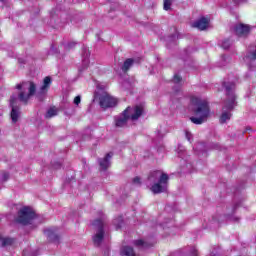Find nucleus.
I'll return each instance as SVG.
<instances>
[{
    "label": "nucleus",
    "mask_w": 256,
    "mask_h": 256,
    "mask_svg": "<svg viewBox=\"0 0 256 256\" xmlns=\"http://www.w3.org/2000/svg\"><path fill=\"white\" fill-rule=\"evenodd\" d=\"M189 109L193 111L195 116L190 117V121L194 125H203L211 117V108L207 99L191 96Z\"/></svg>",
    "instance_id": "1"
},
{
    "label": "nucleus",
    "mask_w": 256,
    "mask_h": 256,
    "mask_svg": "<svg viewBox=\"0 0 256 256\" xmlns=\"http://www.w3.org/2000/svg\"><path fill=\"white\" fill-rule=\"evenodd\" d=\"M223 87L226 89L227 100L224 102L222 113L219 118L221 125L231 121V117H233V113L231 112L237 105V102L235 101V93L233 92L235 90V82H224Z\"/></svg>",
    "instance_id": "2"
},
{
    "label": "nucleus",
    "mask_w": 256,
    "mask_h": 256,
    "mask_svg": "<svg viewBox=\"0 0 256 256\" xmlns=\"http://www.w3.org/2000/svg\"><path fill=\"white\" fill-rule=\"evenodd\" d=\"M147 185L155 195L165 193L169 187V175L163 170H155L149 174Z\"/></svg>",
    "instance_id": "3"
},
{
    "label": "nucleus",
    "mask_w": 256,
    "mask_h": 256,
    "mask_svg": "<svg viewBox=\"0 0 256 256\" xmlns=\"http://www.w3.org/2000/svg\"><path fill=\"white\" fill-rule=\"evenodd\" d=\"M141 115H143V106L128 107L122 114L115 117V125L116 127H125L129 119L137 121Z\"/></svg>",
    "instance_id": "4"
},
{
    "label": "nucleus",
    "mask_w": 256,
    "mask_h": 256,
    "mask_svg": "<svg viewBox=\"0 0 256 256\" xmlns=\"http://www.w3.org/2000/svg\"><path fill=\"white\" fill-rule=\"evenodd\" d=\"M16 87L21 90L18 95V99L22 103H27L29 98L35 95V91L37 90V86L33 82H23L22 84H18Z\"/></svg>",
    "instance_id": "5"
},
{
    "label": "nucleus",
    "mask_w": 256,
    "mask_h": 256,
    "mask_svg": "<svg viewBox=\"0 0 256 256\" xmlns=\"http://www.w3.org/2000/svg\"><path fill=\"white\" fill-rule=\"evenodd\" d=\"M35 211L29 207H24L18 212L17 223L21 225H31L35 221Z\"/></svg>",
    "instance_id": "6"
},
{
    "label": "nucleus",
    "mask_w": 256,
    "mask_h": 256,
    "mask_svg": "<svg viewBox=\"0 0 256 256\" xmlns=\"http://www.w3.org/2000/svg\"><path fill=\"white\" fill-rule=\"evenodd\" d=\"M10 117L12 120V123H17L19 119L21 118V108L19 107V98L17 96L12 95L10 98Z\"/></svg>",
    "instance_id": "7"
},
{
    "label": "nucleus",
    "mask_w": 256,
    "mask_h": 256,
    "mask_svg": "<svg viewBox=\"0 0 256 256\" xmlns=\"http://www.w3.org/2000/svg\"><path fill=\"white\" fill-rule=\"evenodd\" d=\"M92 225L97 229V232L93 237L94 245L99 247V245L103 243V237H105V231L103 230V218L95 220Z\"/></svg>",
    "instance_id": "8"
},
{
    "label": "nucleus",
    "mask_w": 256,
    "mask_h": 256,
    "mask_svg": "<svg viewBox=\"0 0 256 256\" xmlns=\"http://www.w3.org/2000/svg\"><path fill=\"white\" fill-rule=\"evenodd\" d=\"M99 99H100V106L102 107V109H109L117 105V99L113 98L111 95H109L106 92H104Z\"/></svg>",
    "instance_id": "9"
},
{
    "label": "nucleus",
    "mask_w": 256,
    "mask_h": 256,
    "mask_svg": "<svg viewBox=\"0 0 256 256\" xmlns=\"http://www.w3.org/2000/svg\"><path fill=\"white\" fill-rule=\"evenodd\" d=\"M44 234L52 241V243H59V234H57V228H48L44 231Z\"/></svg>",
    "instance_id": "10"
},
{
    "label": "nucleus",
    "mask_w": 256,
    "mask_h": 256,
    "mask_svg": "<svg viewBox=\"0 0 256 256\" xmlns=\"http://www.w3.org/2000/svg\"><path fill=\"white\" fill-rule=\"evenodd\" d=\"M192 27L195 29H199V31H205V29L209 28V20L208 18L202 17L196 22L192 24Z\"/></svg>",
    "instance_id": "11"
},
{
    "label": "nucleus",
    "mask_w": 256,
    "mask_h": 256,
    "mask_svg": "<svg viewBox=\"0 0 256 256\" xmlns=\"http://www.w3.org/2000/svg\"><path fill=\"white\" fill-rule=\"evenodd\" d=\"M250 30L249 26L245 24H238L234 27V32L238 37H245V35H249Z\"/></svg>",
    "instance_id": "12"
},
{
    "label": "nucleus",
    "mask_w": 256,
    "mask_h": 256,
    "mask_svg": "<svg viewBox=\"0 0 256 256\" xmlns=\"http://www.w3.org/2000/svg\"><path fill=\"white\" fill-rule=\"evenodd\" d=\"M111 157H113V153L109 152L103 159H99V165L102 171L109 169L111 166Z\"/></svg>",
    "instance_id": "13"
},
{
    "label": "nucleus",
    "mask_w": 256,
    "mask_h": 256,
    "mask_svg": "<svg viewBox=\"0 0 256 256\" xmlns=\"http://www.w3.org/2000/svg\"><path fill=\"white\" fill-rule=\"evenodd\" d=\"M49 87H51V77L46 76L43 80V84L40 87V93H47L49 91Z\"/></svg>",
    "instance_id": "14"
},
{
    "label": "nucleus",
    "mask_w": 256,
    "mask_h": 256,
    "mask_svg": "<svg viewBox=\"0 0 256 256\" xmlns=\"http://www.w3.org/2000/svg\"><path fill=\"white\" fill-rule=\"evenodd\" d=\"M135 63V60L133 58H128L125 60L124 64L122 65V71L127 72L131 67H133V64Z\"/></svg>",
    "instance_id": "15"
},
{
    "label": "nucleus",
    "mask_w": 256,
    "mask_h": 256,
    "mask_svg": "<svg viewBox=\"0 0 256 256\" xmlns=\"http://www.w3.org/2000/svg\"><path fill=\"white\" fill-rule=\"evenodd\" d=\"M91 55V53L89 52V50L87 48L83 49V60L82 63L84 65V69H86L87 65H89V56Z\"/></svg>",
    "instance_id": "16"
},
{
    "label": "nucleus",
    "mask_w": 256,
    "mask_h": 256,
    "mask_svg": "<svg viewBox=\"0 0 256 256\" xmlns=\"http://www.w3.org/2000/svg\"><path fill=\"white\" fill-rule=\"evenodd\" d=\"M134 245H136V247H141L142 249H148V247L153 246V244H148L147 242H145L143 240L134 241Z\"/></svg>",
    "instance_id": "17"
},
{
    "label": "nucleus",
    "mask_w": 256,
    "mask_h": 256,
    "mask_svg": "<svg viewBox=\"0 0 256 256\" xmlns=\"http://www.w3.org/2000/svg\"><path fill=\"white\" fill-rule=\"evenodd\" d=\"M57 115V108L52 107L46 113V119H51V117H55Z\"/></svg>",
    "instance_id": "18"
},
{
    "label": "nucleus",
    "mask_w": 256,
    "mask_h": 256,
    "mask_svg": "<svg viewBox=\"0 0 256 256\" xmlns=\"http://www.w3.org/2000/svg\"><path fill=\"white\" fill-rule=\"evenodd\" d=\"M113 224L115 225L116 229H121V225H123V216H119L118 218L114 219Z\"/></svg>",
    "instance_id": "19"
},
{
    "label": "nucleus",
    "mask_w": 256,
    "mask_h": 256,
    "mask_svg": "<svg viewBox=\"0 0 256 256\" xmlns=\"http://www.w3.org/2000/svg\"><path fill=\"white\" fill-rule=\"evenodd\" d=\"M15 243V240L12 238H3L2 239V247H7L9 245H13Z\"/></svg>",
    "instance_id": "20"
},
{
    "label": "nucleus",
    "mask_w": 256,
    "mask_h": 256,
    "mask_svg": "<svg viewBox=\"0 0 256 256\" xmlns=\"http://www.w3.org/2000/svg\"><path fill=\"white\" fill-rule=\"evenodd\" d=\"M172 3V0H164V11H169V9H171Z\"/></svg>",
    "instance_id": "21"
},
{
    "label": "nucleus",
    "mask_w": 256,
    "mask_h": 256,
    "mask_svg": "<svg viewBox=\"0 0 256 256\" xmlns=\"http://www.w3.org/2000/svg\"><path fill=\"white\" fill-rule=\"evenodd\" d=\"M221 47L223 49H229V47H231V40L227 39V40H224L221 44Z\"/></svg>",
    "instance_id": "22"
},
{
    "label": "nucleus",
    "mask_w": 256,
    "mask_h": 256,
    "mask_svg": "<svg viewBox=\"0 0 256 256\" xmlns=\"http://www.w3.org/2000/svg\"><path fill=\"white\" fill-rule=\"evenodd\" d=\"M173 83H175V85H181V76H179V74H175L174 78H173Z\"/></svg>",
    "instance_id": "23"
},
{
    "label": "nucleus",
    "mask_w": 256,
    "mask_h": 256,
    "mask_svg": "<svg viewBox=\"0 0 256 256\" xmlns=\"http://www.w3.org/2000/svg\"><path fill=\"white\" fill-rule=\"evenodd\" d=\"M8 179H9V173L4 172V173L2 174L1 181H2V182H5V181H7Z\"/></svg>",
    "instance_id": "24"
},
{
    "label": "nucleus",
    "mask_w": 256,
    "mask_h": 256,
    "mask_svg": "<svg viewBox=\"0 0 256 256\" xmlns=\"http://www.w3.org/2000/svg\"><path fill=\"white\" fill-rule=\"evenodd\" d=\"M185 135H186L187 141H191L193 139V135L189 131H186Z\"/></svg>",
    "instance_id": "25"
},
{
    "label": "nucleus",
    "mask_w": 256,
    "mask_h": 256,
    "mask_svg": "<svg viewBox=\"0 0 256 256\" xmlns=\"http://www.w3.org/2000/svg\"><path fill=\"white\" fill-rule=\"evenodd\" d=\"M133 183H134L135 185H141V178H140V177H135V178L133 179Z\"/></svg>",
    "instance_id": "26"
},
{
    "label": "nucleus",
    "mask_w": 256,
    "mask_h": 256,
    "mask_svg": "<svg viewBox=\"0 0 256 256\" xmlns=\"http://www.w3.org/2000/svg\"><path fill=\"white\" fill-rule=\"evenodd\" d=\"M79 103H81V96H76L74 98V105H79Z\"/></svg>",
    "instance_id": "27"
},
{
    "label": "nucleus",
    "mask_w": 256,
    "mask_h": 256,
    "mask_svg": "<svg viewBox=\"0 0 256 256\" xmlns=\"http://www.w3.org/2000/svg\"><path fill=\"white\" fill-rule=\"evenodd\" d=\"M75 45H76L75 42H70V43H68V44L65 46V48H66V49H73Z\"/></svg>",
    "instance_id": "28"
},
{
    "label": "nucleus",
    "mask_w": 256,
    "mask_h": 256,
    "mask_svg": "<svg viewBox=\"0 0 256 256\" xmlns=\"http://www.w3.org/2000/svg\"><path fill=\"white\" fill-rule=\"evenodd\" d=\"M222 61H223V64H222V66H225V63H229V57H227V56H222Z\"/></svg>",
    "instance_id": "29"
},
{
    "label": "nucleus",
    "mask_w": 256,
    "mask_h": 256,
    "mask_svg": "<svg viewBox=\"0 0 256 256\" xmlns=\"http://www.w3.org/2000/svg\"><path fill=\"white\" fill-rule=\"evenodd\" d=\"M205 144L204 143H198L195 147L196 151H198V149H204Z\"/></svg>",
    "instance_id": "30"
},
{
    "label": "nucleus",
    "mask_w": 256,
    "mask_h": 256,
    "mask_svg": "<svg viewBox=\"0 0 256 256\" xmlns=\"http://www.w3.org/2000/svg\"><path fill=\"white\" fill-rule=\"evenodd\" d=\"M191 255H192V256H199V253L197 252V249L192 248V250H191Z\"/></svg>",
    "instance_id": "31"
},
{
    "label": "nucleus",
    "mask_w": 256,
    "mask_h": 256,
    "mask_svg": "<svg viewBox=\"0 0 256 256\" xmlns=\"http://www.w3.org/2000/svg\"><path fill=\"white\" fill-rule=\"evenodd\" d=\"M98 88H100V89H105V86L101 87L100 85H98Z\"/></svg>",
    "instance_id": "32"
}]
</instances>
